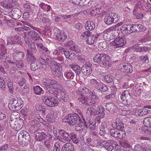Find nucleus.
Here are the masks:
<instances>
[{
  "instance_id": "nucleus-22",
  "label": "nucleus",
  "mask_w": 151,
  "mask_h": 151,
  "mask_svg": "<svg viewBox=\"0 0 151 151\" xmlns=\"http://www.w3.org/2000/svg\"><path fill=\"white\" fill-rule=\"evenodd\" d=\"M47 133L44 132H39L36 134L35 139L37 141L41 142L46 139L47 137Z\"/></svg>"
},
{
  "instance_id": "nucleus-52",
  "label": "nucleus",
  "mask_w": 151,
  "mask_h": 151,
  "mask_svg": "<svg viewBox=\"0 0 151 151\" xmlns=\"http://www.w3.org/2000/svg\"><path fill=\"white\" fill-rule=\"evenodd\" d=\"M102 54H98L96 55L94 58H93L94 61L95 62L99 63L100 62Z\"/></svg>"
},
{
  "instance_id": "nucleus-14",
  "label": "nucleus",
  "mask_w": 151,
  "mask_h": 151,
  "mask_svg": "<svg viewBox=\"0 0 151 151\" xmlns=\"http://www.w3.org/2000/svg\"><path fill=\"white\" fill-rule=\"evenodd\" d=\"M55 68L52 70V74L55 77H58L59 78H62L63 76L62 75V72L59 67L60 65L59 63L56 64Z\"/></svg>"
},
{
  "instance_id": "nucleus-6",
  "label": "nucleus",
  "mask_w": 151,
  "mask_h": 151,
  "mask_svg": "<svg viewBox=\"0 0 151 151\" xmlns=\"http://www.w3.org/2000/svg\"><path fill=\"white\" fill-rule=\"evenodd\" d=\"M58 94L59 93L60 95H58L57 96L58 100L61 101V103L67 101L68 97L66 94V92L65 90L63 88V86L60 85L59 89L58 90Z\"/></svg>"
},
{
  "instance_id": "nucleus-11",
  "label": "nucleus",
  "mask_w": 151,
  "mask_h": 151,
  "mask_svg": "<svg viewBox=\"0 0 151 151\" xmlns=\"http://www.w3.org/2000/svg\"><path fill=\"white\" fill-rule=\"evenodd\" d=\"M78 118H80L78 115L70 114L66 116V122L69 125H73L76 123Z\"/></svg>"
},
{
  "instance_id": "nucleus-63",
  "label": "nucleus",
  "mask_w": 151,
  "mask_h": 151,
  "mask_svg": "<svg viewBox=\"0 0 151 151\" xmlns=\"http://www.w3.org/2000/svg\"><path fill=\"white\" fill-rule=\"evenodd\" d=\"M99 90L101 92H104L107 91L108 90V87L106 85H104L103 83L101 87Z\"/></svg>"
},
{
  "instance_id": "nucleus-47",
  "label": "nucleus",
  "mask_w": 151,
  "mask_h": 151,
  "mask_svg": "<svg viewBox=\"0 0 151 151\" xmlns=\"http://www.w3.org/2000/svg\"><path fill=\"white\" fill-rule=\"evenodd\" d=\"M106 109L108 111L113 110L115 107V105L112 103H108L105 105Z\"/></svg>"
},
{
  "instance_id": "nucleus-55",
  "label": "nucleus",
  "mask_w": 151,
  "mask_h": 151,
  "mask_svg": "<svg viewBox=\"0 0 151 151\" xmlns=\"http://www.w3.org/2000/svg\"><path fill=\"white\" fill-rule=\"evenodd\" d=\"M74 73L72 72H65L64 73L65 76L67 78L69 79L73 77Z\"/></svg>"
},
{
  "instance_id": "nucleus-37",
  "label": "nucleus",
  "mask_w": 151,
  "mask_h": 151,
  "mask_svg": "<svg viewBox=\"0 0 151 151\" xmlns=\"http://www.w3.org/2000/svg\"><path fill=\"white\" fill-rule=\"evenodd\" d=\"M98 111L97 115H98L100 118H103L105 117L104 109L102 107L98 106Z\"/></svg>"
},
{
  "instance_id": "nucleus-30",
  "label": "nucleus",
  "mask_w": 151,
  "mask_h": 151,
  "mask_svg": "<svg viewBox=\"0 0 151 151\" xmlns=\"http://www.w3.org/2000/svg\"><path fill=\"white\" fill-rule=\"evenodd\" d=\"M104 60L102 61V64L103 65L105 68H108L111 66V64L110 62V59L108 55H104Z\"/></svg>"
},
{
  "instance_id": "nucleus-35",
  "label": "nucleus",
  "mask_w": 151,
  "mask_h": 151,
  "mask_svg": "<svg viewBox=\"0 0 151 151\" xmlns=\"http://www.w3.org/2000/svg\"><path fill=\"white\" fill-rule=\"evenodd\" d=\"M104 21L105 24H111L114 22L113 18L111 17L109 14L106 15L104 19Z\"/></svg>"
},
{
  "instance_id": "nucleus-19",
  "label": "nucleus",
  "mask_w": 151,
  "mask_h": 151,
  "mask_svg": "<svg viewBox=\"0 0 151 151\" xmlns=\"http://www.w3.org/2000/svg\"><path fill=\"white\" fill-rule=\"evenodd\" d=\"M31 48L27 49V53L26 55L27 60L28 62H36V60L35 56L33 55L32 53L33 50Z\"/></svg>"
},
{
  "instance_id": "nucleus-26",
  "label": "nucleus",
  "mask_w": 151,
  "mask_h": 151,
  "mask_svg": "<svg viewBox=\"0 0 151 151\" xmlns=\"http://www.w3.org/2000/svg\"><path fill=\"white\" fill-rule=\"evenodd\" d=\"M98 106L96 108L94 106L88 107L87 109L86 113L90 115H96L98 111Z\"/></svg>"
},
{
  "instance_id": "nucleus-20",
  "label": "nucleus",
  "mask_w": 151,
  "mask_h": 151,
  "mask_svg": "<svg viewBox=\"0 0 151 151\" xmlns=\"http://www.w3.org/2000/svg\"><path fill=\"white\" fill-rule=\"evenodd\" d=\"M131 27V24H124L120 27V30L124 34H130L131 33L130 31Z\"/></svg>"
},
{
  "instance_id": "nucleus-32",
  "label": "nucleus",
  "mask_w": 151,
  "mask_h": 151,
  "mask_svg": "<svg viewBox=\"0 0 151 151\" xmlns=\"http://www.w3.org/2000/svg\"><path fill=\"white\" fill-rule=\"evenodd\" d=\"M17 99H12L10 100V103L8 104L9 108L10 110L12 111H16L15 106L17 104Z\"/></svg>"
},
{
  "instance_id": "nucleus-53",
  "label": "nucleus",
  "mask_w": 151,
  "mask_h": 151,
  "mask_svg": "<svg viewBox=\"0 0 151 151\" xmlns=\"http://www.w3.org/2000/svg\"><path fill=\"white\" fill-rule=\"evenodd\" d=\"M61 149L60 143L57 142L55 143L53 151H60Z\"/></svg>"
},
{
  "instance_id": "nucleus-3",
  "label": "nucleus",
  "mask_w": 151,
  "mask_h": 151,
  "mask_svg": "<svg viewBox=\"0 0 151 151\" xmlns=\"http://www.w3.org/2000/svg\"><path fill=\"white\" fill-rule=\"evenodd\" d=\"M31 27L33 30H31L27 33V35L28 37L34 41L39 40L40 37L38 33L35 31L40 32L41 30L38 28L33 26H32Z\"/></svg>"
},
{
  "instance_id": "nucleus-58",
  "label": "nucleus",
  "mask_w": 151,
  "mask_h": 151,
  "mask_svg": "<svg viewBox=\"0 0 151 151\" xmlns=\"http://www.w3.org/2000/svg\"><path fill=\"white\" fill-rule=\"evenodd\" d=\"M134 149L136 151H145V148H143L141 145H137L135 146Z\"/></svg>"
},
{
  "instance_id": "nucleus-13",
  "label": "nucleus",
  "mask_w": 151,
  "mask_h": 151,
  "mask_svg": "<svg viewBox=\"0 0 151 151\" xmlns=\"http://www.w3.org/2000/svg\"><path fill=\"white\" fill-rule=\"evenodd\" d=\"M115 122L112 124V127L115 129H117L120 131L124 130V126L123 122L119 118H116Z\"/></svg>"
},
{
  "instance_id": "nucleus-28",
  "label": "nucleus",
  "mask_w": 151,
  "mask_h": 151,
  "mask_svg": "<svg viewBox=\"0 0 151 151\" xmlns=\"http://www.w3.org/2000/svg\"><path fill=\"white\" fill-rule=\"evenodd\" d=\"M90 83L94 85L95 88L98 90H99L101 88V86L102 85V83L98 79H91V80Z\"/></svg>"
},
{
  "instance_id": "nucleus-49",
  "label": "nucleus",
  "mask_w": 151,
  "mask_h": 151,
  "mask_svg": "<svg viewBox=\"0 0 151 151\" xmlns=\"http://www.w3.org/2000/svg\"><path fill=\"white\" fill-rule=\"evenodd\" d=\"M99 46L101 50L106 49L107 47L106 42L104 41L100 42L99 44Z\"/></svg>"
},
{
  "instance_id": "nucleus-2",
  "label": "nucleus",
  "mask_w": 151,
  "mask_h": 151,
  "mask_svg": "<svg viewBox=\"0 0 151 151\" xmlns=\"http://www.w3.org/2000/svg\"><path fill=\"white\" fill-rule=\"evenodd\" d=\"M79 96L78 98V101L85 105H93L96 103V101L93 99H90L83 94H81V96Z\"/></svg>"
},
{
  "instance_id": "nucleus-29",
  "label": "nucleus",
  "mask_w": 151,
  "mask_h": 151,
  "mask_svg": "<svg viewBox=\"0 0 151 151\" xmlns=\"http://www.w3.org/2000/svg\"><path fill=\"white\" fill-rule=\"evenodd\" d=\"M66 46L68 48L71 50H73L76 52H78V47L76 46L73 42L71 40L68 41L66 44Z\"/></svg>"
},
{
  "instance_id": "nucleus-7",
  "label": "nucleus",
  "mask_w": 151,
  "mask_h": 151,
  "mask_svg": "<svg viewBox=\"0 0 151 151\" xmlns=\"http://www.w3.org/2000/svg\"><path fill=\"white\" fill-rule=\"evenodd\" d=\"M110 141L109 143L106 141L100 143V145L109 151H112L114 147L116 148V147L119 146L116 142L112 140Z\"/></svg>"
},
{
  "instance_id": "nucleus-54",
  "label": "nucleus",
  "mask_w": 151,
  "mask_h": 151,
  "mask_svg": "<svg viewBox=\"0 0 151 151\" xmlns=\"http://www.w3.org/2000/svg\"><path fill=\"white\" fill-rule=\"evenodd\" d=\"M7 86L9 89V92L12 93L14 92V88L13 86V83L11 81L8 82L7 83Z\"/></svg>"
},
{
  "instance_id": "nucleus-5",
  "label": "nucleus",
  "mask_w": 151,
  "mask_h": 151,
  "mask_svg": "<svg viewBox=\"0 0 151 151\" xmlns=\"http://www.w3.org/2000/svg\"><path fill=\"white\" fill-rule=\"evenodd\" d=\"M42 99L45 105L50 106H54L58 103V101L52 97L43 96Z\"/></svg>"
},
{
  "instance_id": "nucleus-4",
  "label": "nucleus",
  "mask_w": 151,
  "mask_h": 151,
  "mask_svg": "<svg viewBox=\"0 0 151 151\" xmlns=\"http://www.w3.org/2000/svg\"><path fill=\"white\" fill-rule=\"evenodd\" d=\"M121 99L123 101H126V103L125 104L127 106L132 105L133 102L131 101L132 97L130 94L129 92L127 91H125L122 93L121 96Z\"/></svg>"
},
{
  "instance_id": "nucleus-57",
  "label": "nucleus",
  "mask_w": 151,
  "mask_h": 151,
  "mask_svg": "<svg viewBox=\"0 0 151 151\" xmlns=\"http://www.w3.org/2000/svg\"><path fill=\"white\" fill-rule=\"evenodd\" d=\"M140 60L142 62L145 63L147 60H148V58L146 55H142L139 57Z\"/></svg>"
},
{
  "instance_id": "nucleus-59",
  "label": "nucleus",
  "mask_w": 151,
  "mask_h": 151,
  "mask_svg": "<svg viewBox=\"0 0 151 151\" xmlns=\"http://www.w3.org/2000/svg\"><path fill=\"white\" fill-rule=\"evenodd\" d=\"M74 82L72 81L67 80L65 81V84L68 87L71 88L74 85Z\"/></svg>"
},
{
  "instance_id": "nucleus-1",
  "label": "nucleus",
  "mask_w": 151,
  "mask_h": 151,
  "mask_svg": "<svg viewBox=\"0 0 151 151\" xmlns=\"http://www.w3.org/2000/svg\"><path fill=\"white\" fill-rule=\"evenodd\" d=\"M13 116V115H12L11 116V119L9 122L10 125L12 128L15 129L16 131H19L23 125V120L20 119L17 120L16 118L12 120Z\"/></svg>"
},
{
  "instance_id": "nucleus-25",
  "label": "nucleus",
  "mask_w": 151,
  "mask_h": 151,
  "mask_svg": "<svg viewBox=\"0 0 151 151\" xmlns=\"http://www.w3.org/2000/svg\"><path fill=\"white\" fill-rule=\"evenodd\" d=\"M74 150L73 145L70 143H67L63 145L61 151H73Z\"/></svg>"
},
{
  "instance_id": "nucleus-38",
  "label": "nucleus",
  "mask_w": 151,
  "mask_h": 151,
  "mask_svg": "<svg viewBox=\"0 0 151 151\" xmlns=\"http://www.w3.org/2000/svg\"><path fill=\"white\" fill-rule=\"evenodd\" d=\"M89 0H70V3H72L75 5L82 6L84 5L83 3L86 1L88 2Z\"/></svg>"
},
{
  "instance_id": "nucleus-31",
  "label": "nucleus",
  "mask_w": 151,
  "mask_h": 151,
  "mask_svg": "<svg viewBox=\"0 0 151 151\" xmlns=\"http://www.w3.org/2000/svg\"><path fill=\"white\" fill-rule=\"evenodd\" d=\"M100 120H98L96 122H90L87 124L86 125V127H88L90 129L93 130L96 129V127L97 126V123H98V125L97 126L98 127V126H99V123L100 124Z\"/></svg>"
},
{
  "instance_id": "nucleus-34",
  "label": "nucleus",
  "mask_w": 151,
  "mask_h": 151,
  "mask_svg": "<svg viewBox=\"0 0 151 151\" xmlns=\"http://www.w3.org/2000/svg\"><path fill=\"white\" fill-rule=\"evenodd\" d=\"M0 3L1 5L4 8L6 9H9L13 7V5L11 2H9L8 0H4Z\"/></svg>"
},
{
  "instance_id": "nucleus-12",
  "label": "nucleus",
  "mask_w": 151,
  "mask_h": 151,
  "mask_svg": "<svg viewBox=\"0 0 151 151\" xmlns=\"http://www.w3.org/2000/svg\"><path fill=\"white\" fill-rule=\"evenodd\" d=\"M126 42L124 39L118 37L110 42L111 45L114 46L115 48L120 47L124 46Z\"/></svg>"
},
{
  "instance_id": "nucleus-18",
  "label": "nucleus",
  "mask_w": 151,
  "mask_h": 151,
  "mask_svg": "<svg viewBox=\"0 0 151 151\" xmlns=\"http://www.w3.org/2000/svg\"><path fill=\"white\" fill-rule=\"evenodd\" d=\"M13 18L16 20L19 19L21 16L22 13L21 10L16 8H13L11 12Z\"/></svg>"
},
{
  "instance_id": "nucleus-10",
  "label": "nucleus",
  "mask_w": 151,
  "mask_h": 151,
  "mask_svg": "<svg viewBox=\"0 0 151 151\" xmlns=\"http://www.w3.org/2000/svg\"><path fill=\"white\" fill-rule=\"evenodd\" d=\"M54 37L56 39L59 41H63L67 37V35L64 33H61L59 29L56 27L54 28L53 30Z\"/></svg>"
},
{
  "instance_id": "nucleus-42",
  "label": "nucleus",
  "mask_w": 151,
  "mask_h": 151,
  "mask_svg": "<svg viewBox=\"0 0 151 151\" xmlns=\"http://www.w3.org/2000/svg\"><path fill=\"white\" fill-rule=\"evenodd\" d=\"M20 137H22V140L24 141L25 140L29 141L30 139L29 135V133L25 131V133H24L23 134H20L19 135V138Z\"/></svg>"
},
{
  "instance_id": "nucleus-43",
  "label": "nucleus",
  "mask_w": 151,
  "mask_h": 151,
  "mask_svg": "<svg viewBox=\"0 0 151 151\" xmlns=\"http://www.w3.org/2000/svg\"><path fill=\"white\" fill-rule=\"evenodd\" d=\"M143 123L145 126L147 127H151V118H146L143 120Z\"/></svg>"
},
{
  "instance_id": "nucleus-45",
  "label": "nucleus",
  "mask_w": 151,
  "mask_h": 151,
  "mask_svg": "<svg viewBox=\"0 0 151 151\" xmlns=\"http://www.w3.org/2000/svg\"><path fill=\"white\" fill-rule=\"evenodd\" d=\"M94 37L92 36V35L90 34V35L88 37L86 42L87 44L89 45H92L94 42Z\"/></svg>"
},
{
  "instance_id": "nucleus-33",
  "label": "nucleus",
  "mask_w": 151,
  "mask_h": 151,
  "mask_svg": "<svg viewBox=\"0 0 151 151\" xmlns=\"http://www.w3.org/2000/svg\"><path fill=\"white\" fill-rule=\"evenodd\" d=\"M85 28L88 31H91L93 30L95 27L94 23L92 22L86 21L85 24Z\"/></svg>"
},
{
  "instance_id": "nucleus-24",
  "label": "nucleus",
  "mask_w": 151,
  "mask_h": 151,
  "mask_svg": "<svg viewBox=\"0 0 151 151\" xmlns=\"http://www.w3.org/2000/svg\"><path fill=\"white\" fill-rule=\"evenodd\" d=\"M120 66L122 69H124L123 72L125 73H131L133 71L132 65L129 64L126 65L121 64Z\"/></svg>"
},
{
  "instance_id": "nucleus-9",
  "label": "nucleus",
  "mask_w": 151,
  "mask_h": 151,
  "mask_svg": "<svg viewBox=\"0 0 151 151\" xmlns=\"http://www.w3.org/2000/svg\"><path fill=\"white\" fill-rule=\"evenodd\" d=\"M60 84H58L54 86H46L45 90L47 92L52 94L55 96H57L58 94V90Z\"/></svg>"
},
{
  "instance_id": "nucleus-21",
  "label": "nucleus",
  "mask_w": 151,
  "mask_h": 151,
  "mask_svg": "<svg viewBox=\"0 0 151 151\" xmlns=\"http://www.w3.org/2000/svg\"><path fill=\"white\" fill-rule=\"evenodd\" d=\"M81 71L85 76H88L90 75L92 72L91 68L88 65H84L81 67Z\"/></svg>"
},
{
  "instance_id": "nucleus-23",
  "label": "nucleus",
  "mask_w": 151,
  "mask_h": 151,
  "mask_svg": "<svg viewBox=\"0 0 151 151\" xmlns=\"http://www.w3.org/2000/svg\"><path fill=\"white\" fill-rule=\"evenodd\" d=\"M71 68L76 73V79H78L79 78V74L81 73V68L76 65H70Z\"/></svg>"
},
{
  "instance_id": "nucleus-64",
  "label": "nucleus",
  "mask_w": 151,
  "mask_h": 151,
  "mask_svg": "<svg viewBox=\"0 0 151 151\" xmlns=\"http://www.w3.org/2000/svg\"><path fill=\"white\" fill-rule=\"evenodd\" d=\"M134 48L135 51L137 52H142V47L139 46L138 45H135L132 47Z\"/></svg>"
},
{
  "instance_id": "nucleus-27",
  "label": "nucleus",
  "mask_w": 151,
  "mask_h": 151,
  "mask_svg": "<svg viewBox=\"0 0 151 151\" xmlns=\"http://www.w3.org/2000/svg\"><path fill=\"white\" fill-rule=\"evenodd\" d=\"M24 52L21 51H14L13 55V59L16 61L22 59L24 56Z\"/></svg>"
},
{
  "instance_id": "nucleus-36",
  "label": "nucleus",
  "mask_w": 151,
  "mask_h": 151,
  "mask_svg": "<svg viewBox=\"0 0 151 151\" xmlns=\"http://www.w3.org/2000/svg\"><path fill=\"white\" fill-rule=\"evenodd\" d=\"M40 64L37 63V61L32 62L30 65V67L32 70H36L40 68Z\"/></svg>"
},
{
  "instance_id": "nucleus-60",
  "label": "nucleus",
  "mask_w": 151,
  "mask_h": 151,
  "mask_svg": "<svg viewBox=\"0 0 151 151\" xmlns=\"http://www.w3.org/2000/svg\"><path fill=\"white\" fill-rule=\"evenodd\" d=\"M16 66L19 68H22L24 66V64L22 61H17L15 63Z\"/></svg>"
},
{
  "instance_id": "nucleus-46",
  "label": "nucleus",
  "mask_w": 151,
  "mask_h": 151,
  "mask_svg": "<svg viewBox=\"0 0 151 151\" xmlns=\"http://www.w3.org/2000/svg\"><path fill=\"white\" fill-rule=\"evenodd\" d=\"M15 107H16V111H18L21 109L22 104V101L20 99H17V102Z\"/></svg>"
},
{
  "instance_id": "nucleus-56",
  "label": "nucleus",
  "mask_w": 151,
  "mask_h": 151,
  "mask_svg": "<svg viewBox=\"0 0 151 151\" xmlns=\"http://www.w3.org/2000/svg\"><path fill=\"white\" fill-rule=\"evenodd\" d=\"M23 7L24 9H27L28 11H29L30 13H32V9L31 8V6L29 3H27L23 5Z\"/></svg>"
},
{
  "instance_id": "nucleus-17",
  "label": "nucleus",
  "mask_w": 151,
  "mask_h": 151,
  "mask_svg": "<svg viewBox=\"0 0 151 151\" xmlns=\"http://www.w3.org/2000/svg\"><path fill=\"white\" fill-rule=\"evenodd\" d=\"M58 115V114L57 112H54L53 111H51L47 115L46 120L48 122L51 123H54L55 122V115L57 116Z\"/></svg>"
},
{
  "instance_id": "nucleus-41",
  "label": "nucleus",
  "mask_w": 151,
  "mask_h": 151,
  "mask_svg": "<svg viewBox=\"0 0 151 151\" xmlns=\"http://www.w3.org/2000/svg\"><path fill=\"white\" fill-rule=\"evenodd\" d=\"M64 54L67 58L72 59L75 56L74 52L66 51L64 52Z\"/></svg>"
},
{
  "instance_id": "nucleus-61",
  "label": "nucleus",
  "mask_w": 151,
  "mask_h": 151,
  "mask_svg": "<svg viewBox=\"0 0 151 151\" xmlns=\"http://www.w3.org/2000/svg\"><path fill=\"white\" fill-rule=\"evenodd\" d=\"M89 95L91 96V99H98V97L96 96V94L94 92H91V91H89Z\"/></svg>"
},
{
  "instance_id": "nucleus-40",
  "label": "nucleus",
  "mask_w": 151,
  "mask_h": 151,
  "mask_svg": "<svg viewBox=\"0 0 151 151\" xmlns=\"http://www.w3.org/2000/svg\"><path fill=\"white\" fill-rule=\"evenodd\" d=\"M1 48H1V52L0 53V63L1 62L2 59H3L5 53L6 52V50L3 44H2L1 45Z\"/></svg>"
},
{
  "instance_id": "nucleus-48",
  "label": "nucleus",
  "mask_w": 151,
  "mask_h": 151,
  "mask_svg": "<svg viewBox=\"0 0 151 151\" xmlns=\"http://www.w3.org/2000/svg\"><path fill=\"white\" fill-rule=\"evenodd\" d=\"M34 92L37 95H39L41 93L42 89L39 86H37L33 87Z\"/></svg>"
},
{
  "instance_id": "nucleus-15",
  "label": "nucleus",
  "mask_w": 151,
  "mask_h": 151,
  "mask_svg": "<svg viewBox=\"0 0 151 151\" xmlns=\"http://www.w3.org/2000/svg\"><path fill=\"white\" fill-rule=\"evenodd\" d=\"M21 41V39L18 36L15 35L12 36L7 40V45H14L19 43Z\"/></svg>"
},
{
  "instance_id": "nucleus-50",
  "label": "nucleus",
  "mask_w": 151,
  "mask_h": 151,
  "mask_svg": "<svg viewBox=\"0 0 151 151\" xmlns=\"http://www.w3.org/2000/svg\"><path fill=\"white\" fill-rule=\"evenodd\" d=\"M25 42L28 46L27 49L31 48L32 50H35V51H36L37 49L35 47V45L34 43H33L32 44H31L29 41L28 40H25Z\"/></svg>"
},
{
  "instance_id": "nucleus-44",
  "label": "nucleus",
  "mask_w": 151,
  "mask_h": 151,
  "mask_svg": "<svg viewBox=\"0 0 151 151\" xmlns=\"http://www.w3.org/2000/svg\"><path fill=\"white\" fill-rule=\"evenodd\" d=\"M88 89L86 88H80V89L76 91V93L78 95L81 96V94H83L86 93L87 91H89Z\"/></svg>"
},
{
  "instance_id": "nucleus-51",
  "label": "nucleus",
  "mask_w": 151,
  "mask_h": 151,
  "mask_svg": "<svg viewBox=\"0 0 151 151\" xmlns=\"http://www.w3.org/2000/svg\"><path fill=\"white\" fill-rule=\"evenodd\" d=\"M138 24H131V33L133 32H139Z\"/></svg>"
},
{
  "instance_id": "nucleus-62",
  "label": "nucleus",
  "mask_w": 151,
  "mask_h": 151,
  "mask_svg": "<svg viewBox=\"0 0 151 151\" xmlns=\"http://www.w3.org/2000/svg\"><path fill=\"white\" fill-rule=\"evenodd\" d=\"M121 145L122 147L124 148H129L130 145L126 141H123L121 142Z\"/></svg>"
},
{
  "instance_id": "nucleus-8",
  "label": "nucleus",
  "mask_w": 151,
  "mask_h": 151,
  "mask_svg": "<svg viewBox=\"0 0 151 151\" xmlns=\"http://www.w3.org/2000/svg\"><path fill=\"white\" fill-rule=\"evenodd\" d=\"M58 132L60 136L58 137L59 141L64 143L70 141V137L68 133L61 129H60Z\"/></svg>"
},
{
  "instance_id": "nucleus-39",
  "label": "nucleus",
  "mask_w": 151,
  "mask_h": 151,
  "mask_svg": "<svg viewBox=\"0 0 151 151\" xmlns=\"http://www.w3.org/2000/svg\"><path fill=\"white\" fill-rule=\"evenodd\" d=\"M150 110L146 109H141L138 111L137 114L140 116L145 115L148 113H149Z\"/></svg>"
},
{
  "instance_id": "nucleus-16",
  "label": "nucleus",
  "mask_w": 151,
  "mask_h": 151,
  "mask_svg": "<svg viewBox=\"0 0 151 151\" xmlns=\"http://www.w3.org/2000/svg\"><path fill=\"white\" fill-rule=\"evenodd\" d=\"M111 135L117 139L122 138L123 137L122 132L116 131V129H109Z\"/></svg>"
}]
</instances>
